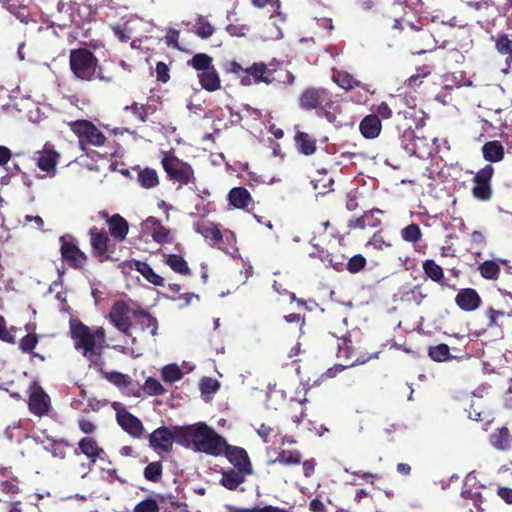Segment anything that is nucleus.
Masks as SVG:
<instances>
[{
    "instance_id": "nucleus-27",
    "label": "nucleus",
    "mask_w": 512,
    "mask_h": 512,
    "mask_svg": "<svg viewBox=\"0 0 512 512\" xmlns=\"http://www.w3.org/2000/svg\"><path fill=\"white\" fill-rule=\"evenodd\" d=\"M245 472L238 469H229L222 472L220 484L228 490H236L245 481Z\"/></svg>"
},
{
    "instance_id": "nucleus-37",
    "label": "nucleus",
    "mask_w": 512,
    "mask_h": 512,
    "mask_svg": "<svg viewBox=\"0 0 512 512\" xmlns=\"http://www.w3.org/2000/svg\"><path fill=\"white\" fill-rule=\"evenodd\" d=\"M138 182L146 189H151L159 184L157 172L152 168H145L138 173Z\"/></svg>"
},
{
    "instance_id": "nucleus-49",
    "label": "nucleus",
    "mask_w": 512,
    "mask_h": 512,
    "mask_svg": "<svg viewBox=\"0 0 512 512\" xmlns=\"http://www.w3.org/2000/svg\"><path fill=\"white\" fill-rule=\"evenodd\" d=\"M143 390L150 396L163 395L166 392L162 384L153 377L146 379Z\"/></svg>"
},
{
    "instance_id": "nucleus-50",
    "label": "nucleus",
    "mask_w": 512,
    "mask_h": 512,
    "mask_svg": "<svg viewBox=\"0 0 512 512\" xmlns=\"http://www.w3.org/2000/svg\"><path fill=\"white\" fill-rule=\"evenodd\" d=\"M319 259L331 267H333L337 271H342L344 267L345 256L342 254L334 255V254H324L319 255Z\"/></svg>"
},
{
    "instance_id": "nucleus-35",
    "label": "nucleus",
    "mask_w": 512,
    "mask_h": 512,
    "mask_svg": "<svg viewBox=\"0 0 512 512\" xmlns=\"http://www.w3.org/2000/svg\"><path fill=\"white\" fill-rule=\"evenodd\" d=\"M245 73L253 77L255 83L265 82L270 83L273 79L270 78V70L263 63H255L251 67L245 69Z\"/></svg>"
},
{
    "instance_id": "nucleus-52",
    "label": "nucleus",
    "mask_w": 512,
    "mask_h": 512,
    "mask_svg": "<svg viewBox=\"0 0 512 512\" xmlns=\"http://www.w3.org/2000/svg\"><path fill=\"white\" fill-rule=\"evenodd\" d=\"M211 62H212V58L209 57L208 55L206 54H196L192 59H191V64L192 66L196 69V70H199L201 72L205 71V69H211L213 68L211 66Z\"/></svg>"
},
{
    "instance_id": "nucleus-11",
    "label": "nucleus",
    "mask_w": 512,
    "mask_h": 512,
    "mask_svg": "<svg viewBox=\"0 0 512 512\" xmlns=\"http://www.w3.org/2000/svg\"><path fill=\"white\" fill-rule=\"evenodd\" d=\"M59 241L61 243L60 254L63 261L74 270H84L88 262L87 254L74 241L68 240L67 236H61Z\"/></svg>"
},
{
    "instance_id": "nucleus-36",
    "label": "nucleus",
    "mask_w": 512,
    "mask_h": 512,
    "mask_svg": "<svg viewBox=\"0 0 512 512\" xmlns=\"http://www.w3.org/2000/svg\"><path fill=\"white\" fill-rule=\"evenodd\" d=\"M273 462L282 465H298L302 462V454L298 450H282Z\"/></svg>"
},
{
    "instance_id": "nucleus-41",
    "label": "nucleus",
    "mask_w": 512,
    "mask_h": 512,
    "mask_svg": "<svg viewBox=\"0 0 512 512\" xmlns=\"http://www.w3.org/2000/svg\"><path fill=\"white\" fill-rule=\"evenodd\" d=\"M163 474V465L161 461L149 463L143 471V476L147 481L157 483L161 480Z\"/></svg>"
},
{
    "instance_id": "nucleus-6",
    "label": "nucleus",
    "mask_w": 512,
    "mask_h": 512,
    "mask_svg": "<svg viewBox=\"0 0 512 512\" xmlns=\"http://www.w3.org/2000/svg\"><path fill=\"white\" fill-rule=\"evenodd\" d=\"M97 63L96 57L87 49H77L70 52V66L77 78L87 81L96 78L110 81V78H105L100 71H97Z\"/></svg>"
},
{
    "instance_id": "nucleus-58",
    "label": "nucleus",
    "mask_w": 512,
    "mask_h": 512,
    "mask_svg": "<svg viewBox=\"0 0 512 512\" xmlns=\"http://www.w3.org/2000/svg\"><path fill=\"white\" fill-rule=\"evenodd\" d=\"M0 490L6 494L17 495L20 493L19 481L17 478L2 481L0 483Z\"/></svg>"
},
{
    "instance_id": "nucleus-42",
    "label": "nucleus",
    "mask_w": 512,
    "mask_h": 512,
    "mask_svg": "<svg viewBox=\"0 0 512 512\" xmlns=\"http://www.w3.org/2000/svg\"><path fill=\"white\" fill-rule=\"evenodd\" d=\"M194 32L200 38L206 39L213 35L214 27L207 19L199 16L195 21Z\"/></svg>"
},
{
    "instance_id": "nucleus-4",
    "label": "nucleus",
    "mask_w": 512,
    "mask_h": 512,
    "mask_svg": "<svg viewBox=\"0 0 512 512\" xmlns=\"http://www.w3.org/2000/svg\"><path fill=\"white\" fill-rule=\"evenodd\" d=\"M183 446L193 445L195 451L217 457L222 455L225 439L204 422L182 426L178 436Z\"/></svg>"
},
{
    "instance_id": "nucleus-53",
    "label": "nucleus",
    "mask_w": 512,
    "mask_h": 512,
    "mask_svg": "<svg viewBox=\"0 0 512 512\" xmlns=\"http://www.w3.org/2000/svg\"><path fill=\"white\" fill-rule=\"evenodd\" d=\"M333 179L328 177L327 174H323L319 179H313L311 183L315 190H318L320 194L327 193L331 190L330 186L333 184Z\"/></svg>"
},
{
    "instance_id": "nucleus-7",
    "label": "nucleus",
    "mask_w": 512,
    "mask_h": 512,
    "mask_svg": "<svg viewBox=\"0 0 512 512\" xmlns=\"http://www.w3.org/2000/svg\"><path fill=\"white\" fill-rule=\"evenodd\" d=\"M300 107L305 110L316 109L319 116H325L332 123L335 119V107L325 89L308 88L300 96Z\"/></svg>"
},
{
    "instance_id": "nucleus-16",
    "label": "nucleus",
    "mask_w": 512,
    "mask_h": 512,
    "mask_svg": "<svg viewBox=\"0 0 512 512\" xmlns=\"http://www.w3.org/2000/svg\"><path fill=\"white\" fill-rule=\"evenodd\" d=\"M327 137H317L314 132L305 131V130H297L294 141L295 146L299 153L309 156L316 152L317 145L320 142L321 144L327 141Z\"/></svg>"
},
{
    "instance_id": "nucleus-51",
    "label": "nucleus",
    "mask_w": 512,
    "mask_h": 512,
    "mask_svg": "<svg viewBox=\"0 0 512 512\" xmlns=\"http://www.w3.org/2000/svg\"><path fill=\"white\" fill-rule=\"evenodd\" d=\"M69 446V442L65 439L53 440L50 444L49 451L51 454L59 459L66 457V448Z\"/></svg>"
},
{
    "instance_id": "nucleus-22",
    "label": "nucleus",
    "mask_w": 512,
    "mask_h": 512,
    "mask_svg": "<svg viewBox=\"0 0 512 512\" xmlns=\"http://www.w3.org/2000/svg\"><path fill=\"white\" fill-rule=\"evenodd\" d=\"M471 481H475V477H472L471 474H469L463 482L460 495L464 500H471L474 507L477 510L482 511L483 509L481 508V505L483 503V496L481 494L480 487H473L470 484Z\"/></svg>"
},
{
    "instance_id": "nucleus-1",
    "label": "nucleus",
    "mask_w": 512,
    "mask_h": 512,
    "mask_svg": "<svg viewBox=\"0 0 512 512\" xmlns=\"http://www.w3.org/2000/svg\"><path fill=\"white\" fill-rule=\"evenodd\" d=\"M70 335L74 342V348L81 351L90 365L98 368L103 376L110 383L119 388L127 387L130 383V377L118 371L103 372L105 361L103 353L108 346L106 343V332L103 327H97L91 330L86 324L79 319H70L69 321Z\"/></svg>"
},
{
    "instance_id": "nucleus-40",
    "label": "nucleus",
    "mask_w": 512,
    "mask_h": 512,
    "mask_svg": "<svg viewBox=\"0 0 512 512\" xmlns=\"http://www.w3.org/2000/svg\"><path fill=\"white\" fill-rule=\"evenodd\" d=\"M400 235L405 242L416 244L421 240L423 234L418 224L411 223L401 230Z\"/></svg>"
},
{
    "instance_id": "nucleus-62",
    "label": "nucleus",
    "mask_w": 512,
    "mask_h": 512,
    "mask_svg": "<svg viewBox=\"0 0 512 512\" xmlns=\"http://www.w3.org/2000/svg\"><path fill=\"white\" fill-rule=\"evenodd\" d=\"M381 121L376 115H368L361 121L359 128H380Z\"/></svg>"
},
{
    "instance_id": "nucleus-57",
    "label": "nucleus",
    "mask_w": 512,
    "mask_h": 512,
    "mask_svg": "<svg viewBox=\"0 0 512 512\" xmlns=\"http://www.w3.org/2000/svg\"><path fill=\"white\" fill-rule=\"evenodd\" d=\"M229 512H288L283 508H279L272 505H266L264 507H252V508H230Z\"/></svg>"
},
{
    "instance_id": "nucleus-10",
    "label": "nucleus",
    "mask_w": 512,
    "mask_h": 512,
    "mask_svg": "<svg viewBox=\"0 0 512 512\" xmlns=\"http://www.w3.org/2000/svg\"><path fill=\"white\" fill-rule=\"evenodd\" d=\"M181 427H175L173 430L166 426H161L155 429L149 436L150 446L157 451L170 453L172 451L173 442L176 441L178 444L183 446V440L178 436L180 434Z\"/></svg>"
},
{
    "instance_id": "nucleus-33",
    "label": "nucleus",
    "mask_w": 512,
    "mask_h": 512,
    "mask_svg": "<svg viewBox=\"0 0 512 512\" xmlns=\"http://www.w3.org/2000/svg\"><path fill=\"white\" fill-rule=\"evenodd\" d=\"M39 342V336L36 333H28L22 337L19 341V349L23 353L30 354L33 358H38L41 361H45V356L34 352V348Z\"/></svg>"
},
{
    "instance_id": "nucleus-39",
    "label": "nucleus",
    "mask_w": 512,
    "mask_h": 512,
    "mask_svg": "<svg viewBox=\"0 0 512 512\" xmlns=\"http://www.w3.org/2000/svg\"><path fill=\"white\" fill-rule=\"evenodd\" d=\"M480 275L487 280H497L500 275V266L497 262L486 260L479 265Z\"/></svg>"
},
{
    "instance_id": "nucleus-38",
    "label": "nucleus",
    "mask_w": 512,
    "mask_h": 512,
    "mask_svg": "<svg viewBox=\"0 0 512 512\" xmlns=\"http://www.w3.org/2000/svg\"><path fill=\"white\" fill-rule=\"evenodd\" d=\"M428 355L435 362H445L453 358L449 346L445 343L429 347Z\"/></svg>"
},
{
    "instance_id": "nucleus-60",
    "label": "nucleus",
    "mask_w": 512,
    "mask_h": 512,
    "mask_svg": "<svg viewBox=\"0 0 512 512\" xmlns=\"http://www.w3.org/2000/svg\"><path fill=\"white\" fill-rule=\"evenodd\" d=\"M220 387L217 380L205 377L201 380L200 389L202 393L212 394L215 393Z\"/></svg>"
},
{
    "instance_id": "nucleus-17",
    "label": "nucleus",
    "mask_w": 512,
    "mask_h": 512,
    "mask_svg": "<svg viewBox=\"0 0 512 512\" xmlns=\"http://www.w3.org/2000/svg\"><path fill=\"white\" fill-rule=\"evenodd\" d=\"M28 408L35 416L42 417L47 415L51 408L49 395L41 388L33 391L28 399Z\"/></svg>"
},
{
    "instance_id": "nucleus-55",
    "label": "nucleus",
    "mask_w": 512,
    "mask_h": 512,
    "mask_svg": "<svg viewBox=\"0 0 512 512\" xmlns=\"http://www.w3.org/2000/svg\"><path fill=\"white\" fill-rule=\"evenodd\" d=\"M468 416L474 421H484L488 413L481 407L480 403L472 402L468 409Z\"/></svg>"
},
{
    "instance_id": "nucleus-14",
    "label": "nucleus",
    "mask_w": 512,
    "mask_h": 512,
    "mask_svg": "<svg viewBox=\"0 0 512 512\" xmlns=\"http://www.w3.org/2000/svg\"><path fill=\"white\" fill-rule=\"evenodd\" d=\"M494 174L492 165H485L474 176L473 196L481 201H488L492 197L491 179Z\"/></svg>"
},
{
    "instance_id": "nucleus-26",
    "label": "nucleus",
    "mask_w": 512,
    "mask_h": 512,
    "mask_svg": "<svg viewBox=\"0 0 512 512\" xmlns=\"http://www.w3.org/2000/svg\"><path fill=\"white\" fill-rule=\"evenodd\" d=\"M79 5L76 2H63L59 1L57 4V12L59 14V20L62 25H68L69 23H77V12Z\"/></svg>"
},
{
    "instance_id": "nucleus-9",
    "label": "nucleus",
    "mask_w": 512,
    "mask_h": 512,
    "mask_svg": "<svg viewBox=\"0 0 512 512\" xmlns=\"http://www.w3.org/2000/svg\"><path fill=\"white\" fill-rule=\"evenodd\" d=\"M195 231L201 234L208 243L229 253V249L224 246V239L230 244L235 243V236L232 232L222 233L220 229L210 221H200L195 224Z\"/></svg>"
},
{
    "instance_id": "nucleus-48",
    "label": "nucleus",
    "mask_w": 512,
    "mask_h": 512,
    "mask_svg": "<svg viewBox=\"0 0 512 512\" xmlns=\"http://www.w3.org/2000/svg\"><path fill=\"white\" fill-rule=\"evenodd\" d=\"M366 264V258L362 254H356L347 261L345 266L350 273L356 274L362 271Z\"/></svg>"
},
{
    "instance_id": "nucleus-54",
    "label": "nucleus",
    "mask_w": 512,
    "mask_h": 512,
    "mask_svg": "<svg viewBox=\"0 0 512 512\" xmlns=\"http://www.w3.org/2000/svg\"><path fill=\"white\" fill-rule=\"evenodd\" d=\"M384 212L380 209H371L364 212V219L366 220V227L377 228L382 224L381 219L377 214L382 215Z\"/></svg>"
},
{
    "instance_id": "nucleus-32",
    "label": "nucleus",
    "mask_w": 512,
    "mask_h": 512,
    "mask_svg": "<svg viewBox=\"0 0 512 512\" xmlns=\"http://www.w3.org/2000/svg\"><path fill=\"white\" fill-rule=\"evenodd\" d=\"M147 222L151 224V236L155 242L163 244L169 241L170 231L168 228L163 226L159 219L149 217Z\"/></svg>"
},
{
    "instance_id": "nucleus-25",
    "label": "nucleus",
    "mask_w": 512,
    "mask_h": 512,
    "mask_svg": "<svg viewBox=\"0 0 512 512\" xmlns=\"http://www.w3.org/2000/svg\"><path fill=\"white\" fill-rule=\"evenodd\" d=\"M332 79L340 88L344 90H350L355 87H361L366 92L370 91L366 85H363L360 81L355 79L353 75L344 70H334Z\"/></svg>"
},
{
    "instance_id": "nucleus-12",
    "label": "nucleus",
    "mask_w": 512,
    "mask_h": 512,
    "mask_svg": "<svg viewBox=\"0 0 512 512\" xmlns=\"http://www.w3.org/2000/svg\"><path fill=\"white\" fill-rule=\"evenodd\" d=\"M337 347V357L344 358L346 360V364L335 365L334 368L328 369L327 374L330 377L335 376L336 372L343 371L345 368L352 367L358 364H363L369 359L365 355L358 354L351 346V341L348 340L347 338L339 339Z\"/></svg>"
},
{
    "instance_id": "nucleus-3",
    "label": "nucleus",
    "mask_w": 512,
    "mask_h": 512,
    "mask_svg": "<svg viewBox=\"0 0 512 512\" xmlns=\"http://www.w3.org/2000/svg\"><path fill=\"white\" fill-rule=\"evenodd\" d=\"M111 324L127 337L132 336V320L141 326L142 330L149 329L152 336L158 335V320L140 304L134 301H115L108 315Z\"/></svg>"
},
{
    "instance_id": "nucleus-30",
    "label": "nucleus",
    "mask_w": 512,
    "mask_h": 512,
    "mask_svg": "<svg viewBox=\"0 0 512 512\" xmlns=\"http://www.w3.org/2000/svg\"><path fill=\"white\" fill-rule=\"evenodd\" d=\"M134 266L135 270L151 284L155 286L164 285V278L158 275L147 262L137 260Z\"/></svg>"
},
{
    "instance_id": "nucleus-59",
    "label": "nucleus",
    "mask_w": 512,
    "mask_h": 512,
    "mask_svg": "<svg viewBox=\"0 0 512 512\" xmlns=\"http://www.w3.org/2000/svg\"><path fill=\"white\" fill-rule=\"evenodd\" d=\"M488 317H489V323L488 326H502V323H499V318L505 317V316H512V311L505 313L504 311L496 310L493 308H489L487 311Z\"/></svg>"
},
{
    "instance_id": "nucleus-45",
    "label": "nucleus",
    "mask_w": 512,
    "mask_h": 512,
    "mask_svg": "<svg viewBox=\"0 0 512 512\" xmlns=\"http://www.w3.org/2000/svg\"><path fill=\"white\" fill-rule=\"evenodd\" d=\"M8 512H41L37 504L32 502L12 501L8 503Z\"/></svg>"
},
{
    "instance_id": "nucleus-43",
    "label": "nucleus",
    "mask_w": 512,
    "mask_h": 512,
    "mask_svg": "<svg viewBox=\"0 0 512 512\" xmlns=\"http://www.w3.org/2000/svg\"><path fill=\"white\" fill-rule=\"evenodd\" d=\"M161 375L165 382L173 383L183 377V372L176 364H170L163 367Z\"/></svg>"
},
{
    "instance_id": "nucleus-31",
    "label": "nucleus",
    "mask_w": 512,
    "mask_h": 512,
    "mask_svg": "<svg viewBox=\"0 0 512 512\" xmlns=\"http://www.w3.org/2000/svg\"><path fill=\"white\" fill-rule=\"evenodd\" d=\"M198 77L202 88L205 90L212 92L220 88L219 75L214 67L200 72Z\"/></svg>"
},
{
    "instance_id": "nucleus-64",
    "label": "nucleus",
    "mask_w": 512,
    "mask_h": 512,
    "mask_svg": "<svg viewBox=\"0 0 512 512\" xmlns=\"http://www.w3.org/2000/svg\"><path fill=\"white\" fill-rule=\"evenodd\" d=\"M302 463V469L305 477H311L315 472L316 461L314 458L305 460Z\"/></svg>"
},
{
    "instance_id": "nucleus-61",
    "label": "nucleus",
    "mask_w": 512,
    "mask_h": 512,
    "mask_svg": "<svg viewBox=\"0 0 512 512\" xmlns=\"http://www.w3.org/2000/svg\"><path fill=\"white\" fill-rule=\"evenodd\" d=\"M78 428L87 436L93 434L97 430V426L89 419L81 418L78 420Z\"/></svg>"
},
{
    "instance_id": "nucleus-20",
    "label": "nucleus",
    "mask_w": 512,
    "mask_h": 512,
    "mask_svg": "<svg viewBox=\"0 0 512 512\" xmlns=\"http://www.w3.org/2000/svg\"><path fill=\"white\" fill-rule=\"evenodd\" d=\"M490 445L499 451H512V434L508 427L496 428L488 437Z\"/></svg>"
},
{
    "instance_id": "nucleus-24",
    "label": "nucleus",
    "mask_w": 512,
    "mask_h": 512,
    "mask_svg": "<svg viewBox=\"0 0 512 512\" xmlns=\"http://www.w3.org/2000/svg\"><path fill=\"white\" fill-rule=\"evenodd\" d=\"M77 132L79 145L82 150H86L87 145L102 146L106 137L101 130H74Z\"/></svg>"
},
{
    "instance_id": "nucleus-28",
    "label": "nucleus",
    "mask_w": 512,
    "mask_h": 512,
    "mask_svg": "<svg viewBox=\"0 0 512 512\" xmlns=\"http://www.w3.org/2000/svg\"><path fill=\"white\" fill-rule=\"evenodd\" d=\"M228 200L233 207L244 209L252 202V197L246 188L234 187L228 193Z\"/></svg>"
},
{
    "instance_id": "nucleus-63",
    "label": "nucleus",
    "mask_w": 512,
    "mask_h": 512,
    "mask_svg": "<svg viewBox=\"0 0 512 512\" xmlns=\"http://www.w3.org/2000/svg\"><path fill=\"white\" fill-rule=\"evenodd\" d=\"M179 39V31L175 29H169L166 36H165V42L168 46L174 47L179 49L178 44Z\"/></svg>"
},
{
    "instance_id": "nucleus-18",
    "label": "nucleus",
    "mask_w": 512,
    "mask_h": 512,
    "mask_svg": "<svg viewBox=\"0 0 512 512\" xmlns=\"http://www.w3.org/2000/svg\"><path fill=\"white\" fill-rule=\"evenodd\" d=\"M455 303L462 311L472 312L480 307L482 299L475 289L463 288L458 291Z\"/></svg>"
},
{
    "instance_id": "nucleus-2",
    "label": "nucleus",
    "mask_w": 512,
    "mask_h": 512,
    "mask_svg": "<svg viewBox=\"0 0 512 512\" xmlns=\"http://www.w3.org/2000/svg\"><path fill=\"white\" fill-rule=\"evenodd\" d=\"M109 233L104 228L93 226L88 230L91 255L98 262L118 260L114 257L117 243L123 242L129 232L128 221L116 213L108 220Z\"/></svg>"
},
{
    "instance_id": "nucleus-13",
    "label": "nucleus",
    "mask_w": 512,
    "mask_h": 512,
    "mask_svg": "<svg viewBox=\"0 0 512 512\" xmlns=\"http://www.w3.org/2000/svg\"><path fill=\"white\" fill-rule=\"evenodd\" d=\"M112 407L116 411L118 425L131 437L140 438L144 432L142 422L125 408H122L120 403L114 402Z\"/></svg>"
},
{
    "instance_id": "nucleus-34",
    "label": "nucleus",
    "mask_w": 512,
    "mask_h": 512,
    "mask_svg": "<svg viewBox=\"0 0 512 512\" xmlns=\"http://www.w3.org/2000/svg\"><path fill=\"white\" fill-rule=\"evenodd\" d=\"M165 264H167L175 273L180 275L189 276L191 270L188 266L187 261L178 254H169L165 258Z\"/></svg>"
},
{
    "instance_id": "nucleus-47",
    "label": "nucleus",
    "mask_w": 512,
    "mask_h": 512,
    "mask_svg": "<svg viewBox=\"0 0 512 512\" xmlns=\"http://www.w3.org/2000/svg\"><path fill=\"white\" fill-rule=\"evenodd\" d=\"M160 507L155 498L147 497L137 503L132 512H159Z\"/></svg>"
},
{
    "instance_id": "nucleus-56",
    "label": "nucleus",
    "mask_w": 512,
    "mask_h": 512,
    "mask_svg": "<svg viewBox=\"0 0 512 512\" xmlns=\"http://www.w3.org/2000/svg\"><path fill=\"white\" fill-rule=\"evenodd\" d=\"M496 49L501 54L512 55V39L507 35H500L496 40Z\"/></svg>"
},
{
    "instance_id": "nucleus-21",
    "label": "nucleus",
    "mask_w": 512,
    "mask_h": 512,
    "mask_svg": "<svg viewBox=\"0 0 512 512\" xmlns=\"http://www.w3.org/2000/svg\"><path fill=\"white\" fill-rule=\"evenodd\" d=\"M424 274L433 282L438 283L442 287H448L456 290V285H449L445 282L443 268L438 265L433 259H426L422 263Z\"/></svg>"
},
{
    "instance_id": "nucleus-29",
    "label": "nucleus",
    "mask_w": 512,
    "mask_h": 512,
    "mask_svg": "<svg viewBox=\"0 0 512 512\" xmlns=\"http://www.w3.org/2000/svg\"><path fill=\"white\" fill-rule=\"evenodd\" d=\"M482 154L484 159L489 162H499L503 160L505 152L502 143L498 140H493L483 145Z\"/></svg>"
},
{
    "instance_id": "nucleus-46",
    "label": "nucleus",
    "mask_w": 512,
    "mask_h": 512,
    "mask_svg": "<svg viewBox=\"0 0 512 512\" xmlns=\"http://www.w3.org/2000/svg\"><path fill=\"white\" fill-rule=\"evenodd\" d=\"M367 246H372L376 250L383 251L385 249L391 248L392 244L390 241L385 239L383 232L380 230L373 234V236L367 242Z\"/></svg>"
},
{
    "instance_id": "nucleus-19",
    "label": "nucleus",
    "mask_w": 512,
    "mask_h": 512,
    "mask_svg": "<svg viewBox=\"0 0 512 512\" xmlns=\"http://www.w3.org/2000/svg\"><path fill=\"white\" fill-rule=\"evenodd\" d=\"M79 451L95 464L99 459L106 455L105 450L99 445L98 441L92 436H85L78 441Z\"/></svg>"
},
{
    "instance_id": "nucleus-15",
    "label": "nucleus",
    "mask_w": 512,
    "mask_h": 512,
    "mask_svg": "<svg viewBox=\"0 0 512 512\" xmlns=\"http://www.w3.org/2000/svg\"><path fill=\"white\" fill-rule=\"evenodd\" d=\"M222 454L238 470L246 474H252L253 468L247 451L239 446L230 445L225 441Z\"/></svg>"
},
{
    "instance_id": "nucleus-5",
    "label": "nucleus",
    "mask_w": 512,
    "mask_h": 512,
    "mask_svg": "<svg viewBox=\"0 0 512 512\" xmlns=\"http://www.w3.org/2000/svg\"><path fill=\"white\" fill-rule=\"evenodd\" d=\"M406 152L424 158L441 152L439 137L428 130H403L399 136Z\"/></svg>"
},
{
    "instance_id": "nucleus-8",
    "label": "nucleus",
    "mask_w": 512,
    "mask_h": 512,
    "mask_svg": "<svg viewBox=\"0 0 512 512\" xmlns=\"http://www.w3.org/2000/svg\"><path fill=\"white\" fill-rule=\"evenodd\" d=\"M161 164L168 178L180 185L195 182L194 170L190 164L177 158L173 152L161 151Z\"/></svg>"
},
{
    "instance_id": "nucleus-44",
    "label": "nucleus",
    "mask_w": 512,
    "mask_h": 512,
    "mask_svg": "<svg viewBox=\"0 0 512 512\" xmlns=\"http://www.w3.org/2000/svg\"><path fill=\"white\" fill-rule=\"evenodd\" d=\"M17 330L18 329L15 326H11L8 329L6 326L5 318L2 315H0V339L3 342L9 343V344H15L16 343L15 333Z\"/></svg>"
},
{
    "instance_id": "nucleus-23",
    "label": "nucleus",
    "mask_w": 512,
    "mask_h": 512,
    "mask_svg": "<svg viewBox=\"0 0 512 512\" xmlns=\"http://www.w3.org/2000/svg\"><path fill=\"white\" fill-rule=\"evenodd\" d=\"M59 154L50 148L48 144L44 146V149L39 152V157L37 159V166L40 170L50 173L56 170V165L58 163Z\"/></svg>"
}]
</instances>
